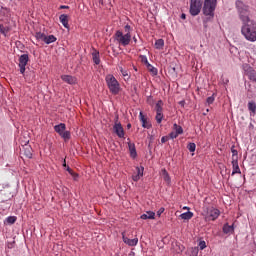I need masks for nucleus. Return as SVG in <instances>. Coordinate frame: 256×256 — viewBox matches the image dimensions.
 <instances>
[{
	"mask_svg": "<svg viewBox=\"0 0 256 256\" xmlns=\"http://www.w3.org/2000/svg\"><path fill=\"white\" fill-rule=\"evenodd\" d=\"M132 179H133V181L137 182V181H139V179H141V176H139L138 174H134L132 176Z\"/></svg>",
	"mask_w": 256,
	"mask_h": 256,
	"instance_id": "43",
	"label": "nucleus"
},
{
	"mask_svg": "<svg viewBox=\"0 0 256 256\" xmlns=\"http://www.w3.org/2000/svg\"><path fill=\"white\" fill-rule=\"evenodd\" d=\"M231 153H232V161H239V152L235 150V146H232Z\"/></svg>",
	"mask_w": 256,
	"mask_h": 256,
	"instance_id": "28",
	"label": "nucleus"
},
{
	"mask_svg": "<svg viewBox=\"0 0 256 256\" xmlns=\"http://www.w3.org/2000/svg\"><path fill=\"white\" fill-rule=\"evenodd\" d=\"M61 79L64 83H68V85H75L77 83V78L75 76L62 75Z\"/></svg>",
	"mask_w": 256,
	"mask_h": 256,
	"instance_id": "11",
	"label": "nucleus"
},
{
	"mask_svg": "<svg viewBox=\"0 0 256 256\" xmlns=\"http://www.w3.org/2000/svg\"><path fill=\"white\" fill-rule=\"evenodd\" d=\"M139 119L142 123V127L144 129H151V123L149 121H147V117H145V115H143V112L139 113Z\"/></svg>",
	"mask_w": 256,
	"mask_h": 256,
	"instance_id": "13",
	"label": "nucleus"
},
{
	"mask_svg": "<svg viewBox=\"0 0 256 256\" xmlns=\"http://www.w3.org/2000/svg\"><path fill=\"white\" fill-rule=\"evenodd\" d=\"M71 175L74 177L75 180L79 177V174H77V173H75V172H72Z\"/></svg>",
	"mask_w": 256,
	"mask_h": 256,
	"instance_id": "47",
	"label": "nucleus"
},
{
	"mask_svg": "<svg viewBox=\"0 0 256 256\" xmlns=\"http://www.w3.org/2000/svg\"><path fill=\"white\" fill-rule=\"evenodd\" d=\"M162 178L164 179L165 183L168 185L171 183V176H169V172L166 169H162Z\"/></svg>",
	"mask_w": 256,
	"mask_h": 256,
	"instance_id": "20",
	"label": "nucleus"
},
{
	"mask_svg": "<svg viewBox=\"0 0 256 256\" xmlns=\"http://www.w3.org/2000/svg\"><path fill=\"white\" fill-rule=\"evenodd\" d=\"M219 215H221V211H219V209L217 208H207V212H206V221H216V219L219 218Z\"/></svg>",
	"mask_w": 256,
	"mask_h": 256,
	"instance_id": "7",
	"label": "nucleus"
},
{
	"mask_svg": "<svg viewBox=\"0 0 256 256\" xmlns=\"http://www.w3.org/2000/svg\"><path fill=\"white\" fill-rule=\"evenodd\" d=\"M173 131H175L178 135H183V127L177 124L173 125Z\"/></svg>",
	"mask_w": 256,
	"mask_h": 256,
	"instance_id": "33",
	"label": "nucleus"
},
{
	"mask_svg": "<svg viewBox=\"0 0 256 256\" xmlns=\"http://www.w3.org/2000/svg\"><path fill=\"white\" fill-rule=\"evenodd\" d=\"M128 149L130 152V157L135 159L137 157V149L135 148V143L128 142Z\"/></svg>",
	"mask_w": 256,
	"mask_h": 256,
	"instance_id": "15",
	"label": "nucleus"
},
{
	"mask_svg": "<svg viewBox=\"0 0 256 256\" xmlns=\"http://www.w3.org/2000/svg\"><path fill=\"white\" fill-rule=\"evenodd\" d=\"M202 7L203 4L201 3V0H190V14L193 17H196V15H199V13H201Z\"/></svg>",
	"mask_w": 256,
	"mask_h": 256,
	"instance_id": "6",
	"label": "nucleus"
},
{
	"mask_svg": "<svg viewBox=\"0 0 256 256\" xmlns=\"http://www.w3.org/2000/svg\"><path fill=\"white\" fill-rule=\"evenodd\" d=\"M123 242L126 245H129V247H136L137 243H139V239L138 238H134V239H129L128 237H126L125 235L122 236Z\"/></svg>",
	"mask_w": 256,
	"mask_h": 256,
	"instance_id": "12",
	"label": "nucleus"
},
{
	"mask_svg": "<svg viewBox=\"0 0 256 256\" xmlns=\"http://www.w3.org/2000/svg\"><path fill=\"white\" fill-rule=\"evenodd\" d=\"M113 131L119 137V139L125 138V129H123V125H121V122H119L118 118H116Z\"/></svg>",
	"mask_w": 256,
	"mask_h": 256,
	"instance_id": "8",
	"label": "nucleus"
},
{
	"mask_svg": "<svg viewBox=\"0 0 256 256\" xmlns=\"http://www.w3.org/2000/svg\"><path fill=\"white\" fill-rule=\"evenodd\" d=\"M235 5L239 14V19L242 21V25L252 21L251 18H249V6L245 5L241 0H237Z\"/></svg>",
	"mask_w": 256,
	"mask_h": 256,
	"instance_id": "2",
	"label": "nucleus"
},
{
	"mask_svg": "<svg viewBox=\"0 0 256 256\" xmlns=\"http://www.w3.org/2000/svg\"><path fill=\"white\" fill-rule=\"evenodd\" d=\"M232 176L236 173L241 174V168H239V160H232Z\"/></svg>",
	"mask_w": 256,
	"mask_h": 256,
	"instance_id": "16",
	"label": "nucleus"
},
{
	"mask_svg": "<svg viewBox=\"0 0 256 256\" xmlns=\"http://www.w3.org/2000/svg\"><path fill=\"white\" fill-rule=\"evenodd\" d=\"M199 255V248L194 247L190 249V256H198Z\"/></svg>",
	"mask_w": 256,
	"mask_h": 256,
	"instance_id": "37",
	"label": "nucleus"
},
{
	"mask_svg": "<svg viewBox=\"0 0 256 256\" xmlns=\"http://www.w3.org/2000/svg\"><path fill=\"white\" fill-rule=\"evenodd\" d=\"M107 87L112 93V95H119V92L121 91V85L119 84V81H117V78L113 76V74H108L105 78Z\"/></svg>",
	"mask_w": 256,
	"mask_h": 256,
	"instance_id": "3",
	"label": "nucleus"
},
{
	"mask_svg": "<svg viewBox=\"0 0 256 256\" xmlns=\"http://www.w3.org/2000/svg\"><path fill=\"white\" fill-rule=\"evenodd\" d=\"M156 113H163V100H159L155 105Z\"/></svg>",
	"mask_w": 256,
	"mask_h": 256,
	"instance_id": "27",
	"label": "nucleus"
},
{
	"mask_svg": "<svg viewBox=\"0 0 256 256\" xmlns=\"http://www.w3.org/2000/svg\"><path fill=\"white\" fill-rule=\"evenodd\" d=\"M92 59L95 65H99V63H101V58L99 57V51L95 50L92 53Z\"/></svg>",
	"mask_w": 256,
	"mask_h": 256,
	"instance_id": "23",
	"label": "nucleus"
},
{
	"mask_svg": "<svg viewBox=\"0 0 256 256\" xmlns=\"http://www.w3.org/2000/svg\"><path fill=\"white\" fill-rule=\"evenodd\" d=\"M114 41L118 43V45L122 47H127V45H130L131 43V32H127L126 34H123L121 30H117L113 36Z\"/></svg>",
	"mask_w": 256,
	"mask_h": 256,
	"instance_id": "4",
	"label": "nucleus"
},
{
	"mask_svg": "<svg viewBox=\"0 0 256 256\" xmlns=\"http://www.w3.org/2000/svg\"><path fill=\"white\" fill-rule=\"evenodd\" d=\"M127 129H131V124H127Z\"/></svg>",
	"mask_w": 256,
	"mask_h": 256,
	"instance_id": "54",
	"label": "nucleus"
},
{
	"mask_svg": "<svg viewBox=\"0 0 256 256\" xmlns=\"http://www.w3.org/2000/svg\"><path fill=\"white\" fill-rule=\"evenodd\" d=\"M60 137H62V139H64V141H69V139H71V132L64 130V131L60 134Z\"/></svg>",
	"mask_w": 256,
	"mask_h": 256,
	"instance_id": "30",
	"label": "nucleus"
},
{
	"mask_svg": "<svg viewBox=\"0 0 256 256\" xmlns=\"http://www.w3.org/2000/svg\"><path fill=\"white\" fill-rule=\"evenodd\" d=\"M63 167H67V162L64 160Z\"/></svg>",
	"mask_w": 256,
	"mask_h": 256,
	"instance_id": "53",
	"label": "nucleus"
},
{
	"mask_svg": "<svg viewBox=\"0 0 256 256\" xmlns=\"http://www.w3.org/2000/svg\"><path fill=\"white\" fill-rule=\"evenodd\" d=\"M66 129L67 126L65 125V123H60L54 126V131L58 133V135H61Z\"/></svg>",
	"mask_w": 256,
	"mask_h": 256,
	"instance_id": "18",
	"label": "nucleus"
},
{
	"mask_svg": "<svg viewBox=\"0 0 256 256\" xmlns=\"http://www.w3.org/2000/svg\"><path fill=\"white\" fill-rule=\"evenodd\" d=\"M136 170H137V175H139V177H143V171H145V168L144 167H136Z\"/></svg>",
	"mask_w": 256,
	"mask_h": 256,
	"instance_id": "40",
	"label": "nucleus"
},
{
	"mask_svg": "<svg viewBox=\"0 0 256 256\" xmlns=\"http://www.w3.org/2000/svg\"><path fill=\"white\" fill-rule=\"evenodd\" d=\"M163 213H165V208H160V209L157 211L158 217H161V215H163Z\"/></svg>",
	"mask_w": 256,
	"mask_h": 256,
	"instance_id": "42",
	"label": "nucleus"
},
{
	"mask_svg": "<svg viewBox=\"0 0 256 256\" xmlns=\"http://www.w3.org/2000/svg\"><path fill=\"white\" fill-rule=\"evenodd\" d=\"M155 47L156 49H163V47H165V40L163 39L156 40Z\"/></svg>",
	"mask_w": 256,
	"mask_h": 256,
	"instance_id": "29",
	"label": "nucleus"
},
{
	"mask_svg": "<svg viewBox=\"0 0 256 256\" xmlns=\"http://www.w3.org/2000/svg\"><path fill=\"white\" fill-rule=\"evenodd\" d=\"M29 63V54H22L20 57H19V67H20V73L22 75H25V70L27 67V64Z\"/></svg>",
	"mask_w": 256,
	"mask_h": 256,
	"instance_id": "9",
	"label": "nucleus"
},
{
	"mask_svg": "<svg viewBox=\"0 0 256 256\" xmlns=\"http://www.w3.org/2000/svg\"><path fill=\"white\" fill-rule=\"evenodd\" d=\"M215 9H217V0H204L202 7L203 15L206 17H215Z\"/></svg>",
	"mask_w": 256,
	"mask_h": 256,
	"instance_id": "5",
	"label": "nucleus"
},
{
	"mask_svg": "<svg viewBox=\"0 0 256 256\" xmlns=\"http://www.w3.org/2000/svg\"><path fill=\"white\" fill-rule=\"evenodd\" d=\"M179 105H181L182 107H184V106H185V101H180V102H179Z\"/></svg>",
	"mask_w": 256,
	"mask_h": 256,
	"instance_id": "49",
	"label": "nucleus"
},
{
	"mask_svg": "<svg viewBox=\"0 0 256 256\" xmlns=\"http://www.w3.org/2000/svg\"><path fill=\"white\" fill-rule=\"evenodd\" d=\"M187 149L188 151H190V153H195V149H197V145L195 143H189L187 145Z\"/></svg>",
	"mask_w": 256,
	"mask_h": 256,
	"instance_id": "34",
	"label": "nucleus"
},
{
	"mask_svg": "<svg viewBox=\"0 0 256 256\" xmlns=\"http://www.w3.org/2000/svg\"><path fill=\"white\" fill-rule=\"evenodd\" d=\"M155 119L158 124H161V122L163 121V112H156Z\"/></svg>",
	"mask_w": 256,
	"mask_h": 256,
	"instance_id": "35",
	"label": "nucleus"
},
{
	"mask_svg": "<svg viewBox=\"0 0 256 256\" xmlns=\"http://www.w3.org/2000/svg\"><path fill=\"white\" fill-rule=\"evenodd\" d=\"M167 141H169V136H163L161 138V143H167Z\"/></svg>",
	"mask_w": 256,
	"mask_h": 256,
	"instance_id": "45",
	"label": "nucleus"
},
{
	"mask_svg": "<svg viewBox=\"0 0 256 256\" xmlns=\"http://www.w3.org/2000/svg\"><path fill=\"white\" fill-rule=\"evenodd\" d=\"M0 32L5 34V26L0 24Z\"/></svg>",
	"mask_w": 256,
	"mask_h": 256,
	"instance_id": "46",
	"label": "nucleus"
},
{
	"mask_svg": "<svg viewBox=\"0 0 256 256\" xmlns=\"http://www.w3.org/2000/svg\"><path fill=\"white\" fill-rule=\"evenodd\" d=\"M247 75L250 79V81L256 82V72L253 70V68H250V70L247 72Z\"/></svg>",
	"mask_w": 256,
	"mask_h": 256,
	"instance_id": "26",
	"label": "nucleus"
},
{
	"mask_svg": "<svg viewBox=\"0 0 256 256\" xmlns=\"http://www.w3.org/2000/svg\"><path fill=\"white\" fill-rule=\"evenodd\" d=\"M241 33L246 39V41H250L251 43H255L256 41V22L254 20L248 21L242 24Z\"/></svg>",
	"mask_w": 256,
	"mask_h": 256,
	"instance_id": "1",
	"label": "nucleus"
},
{
	"mask_svg": "<svg viewBox=\"0 0 256 256\" xmlns=\"http://www.w3.org/2000/svg\"><path fill=\"white\" fill-rule=\"evenodd\" d=\"M133 41H134V43H137V37H133Z\"/></svg>",
	"mask_w": 256,
	"mask_h": 256,
	"instance_id": "52",
	"label": "nucleus"
},
{
	"mask_svg": "<svg viewBox=\"0 0 256 256\" xmlns=\"http://www.w3.org/2000/svg\"><path fill=\"white\" fill-rule=\"evenodd\" d=\"M181 19H187V16L185 14H181Z\"/></svg>",
	"mask_w": 256,
	"mask_h": 256,
	"instance_id": "51",
	"label": "nucleus"
},
{
	"mask_svg": "<svg viewBox=\"0 0 256 256\" xmlns=\"http://www.w3.org/2000/svg\"><path fill=\"white\" fill-rule=\"evenodd\" d=\"M124 29H125V32H126V33H131V26H130L129 24H127V25L124 27Z\"/></svg>",
	"mask_w": 256,
	"mask_h": 256,
	"instance_id": "44",
	"label": "nucleus"
},
{
	"mask_svg": "<svg viewBox=\"0 0 256 256\" xmlns=\"http://www.w3.org/2000/svg\"><path fill=\"white\" fill-rule=\"evenodd\" d=\"M67 171H68V173H70V175H73V170H72V169H70V167H69V166H67Z\"/></svg>",
	"mask_w": 256,
	"mask_h": 256,
	"instance_id": "48",
	"label": "nucleus"
},
{
	"mask_svg": "<svg viewBox=\"0 0 256 256\" xmlns=\"http://www.w3.org/2000/svg\"><path fill=\"white\" fill-rule=\"evenodd\" d=\"M23 151L25 157H27L28 159H31L33 157V148H31L29 145L23 146Z\"/></svg>",
	"mask_w": 256,
	"mask_h": 256,
	"instance_id": "17",
	"label": "nucleus"
},
{
	"mask_svg": "<svg viewBox=\"0 0 256 256\" xmlns=\"http://www.w3.org/2000/svg\"><path fill=\"white\" fill-rule=\"evenodd\" d=\"M206 247H207V243H205V241L199 242V248L201 251H203V249H205Z\"/></svg>",
	"mask_w": 256,
	"mask_h": 256,
	"instance_id": "41",
	"label": "nucleus"
},
{
	"mask_svg": "<svg viewBox=\"0 0 256 256\" xmlns=\"http://www.w3.org/2000/svg\"><path fill=\"white\" fill-rule=\"evenodd\" d=\"M119 69L122 76L124 77V81H129V79H131V75H129V71L123 69V67H119Z\"/></svg>",
	"mask_w": 256,
	"mask_h": 256,
	"instance_id": "25",
	"label": "nucleus"
},
{
	"mask_svg": "<svg viewBox=\"0 0 256 256\" xmlns=\"http://www.w3.org/2000/svg\"><path fill=\"white\" fill-rule=\"evenodd\" d=\"M180 219H183L184 221H189L190 219H193V212L188 211V212L182 213L180 215Z\"/></svg>",
	"mask_w": 256,
	"mask_h": 256,
	"instance_id": "22",
	"label": "nucleus"
},
{
	"mask_svg": "<svg viewBox=\"0 0 256 256\" xmlns=\"http://www.w3.org/2000/svg\"><path fill=\"white\" fill-rule=\"evenodd\" d=\"M248 110L250 111V115H256V103L255 101L248 102Z\"/></svg>",
	"mask_w": 256,
	"mask_h": 256,
	"instance_id": "19",
	"label": "nucleus"
},
{
	"mask_svg": "<svg viewBox=\"0 0 256 256\" xmlns=\"http://www.w3.org/2000/svg\"><path fill=\"white\" fill-rule=\"evenodd\" d=\"M183 209H188L189 210V207L185 206Z\"/></svg>",
	"mask_w": 256,
	"mask_h": 256,
	"instance_id": "55",
	"label": "nucleus"
},
{
	"mask_svg": "<svg viewBox=\"0 0 256 256\" xmlns=\"http://www.w3.org/2000/svg\"><path fill=\"white\" fill-rule=\"evenodd\" d=\"M141 63H144L146 65L148 71L152 73V75H157L158 71L157 68H155L153 65L149 63V60L147 59V56L141 55L140 56Z\"/></svg>",
	"mask_w": 256,
	"mask_h": 256,
	"instance_id": "10",
	"label": "nucleus"
},
{
	"mask_svg": "<svg viewBox=\"0 0 256 256\" xmlns=\"http://www.w3.org/2000/svg\"><path fill=\"white\" fill-rule=\"evenodd\" d=\"M55 41H57V37H55V35H49L46 36L44 43H46V45H51V43H55Z\"/></svg>",
	"mask_w": 256,
	"mask_h": 256,
	"instance_id": "24",
	"label": "nucleus"
},
{
	"mask_svg": "<svg viewBox=\"0 0 256 256\" xmlns=\"http://www.w3.org/2000/svg\"><path fill=\"white\" fill-rule=\"evenodd\" d=\"M233 231H234L233 226H231L229 224H225L223 226V233L228 234V233H233Z\"/></svg>",
	"mask_w": 256,
	"mask_h": 256,
	"instance_id": "31",
	"label": "nucleus"
},
{
	"mask_svg": "<svg viewBox=\"0 0 256 256\" xmlns=\"http://www.w3.org/2000/svg\"><path fill=\"white\" fill-rule=\"evenodd\" d=\"M59 21L65 29H69V16L67 14H61L59 16Z\"/></svg>",
	"mask_w": 256,
	"mask_h": 256,
	"instance_id": "14",
	"label": "nucleus"
},
{
	"mask_svg": "<svg viewBox=\"0 0 256 256\" xmlns=\"http://www.w3.org/2000/svg\"><path fill=\"white\" fill-rule=\"evenodd\" d=\"M46 37H47V35H45V33L37 32V33L35 34V38H36L38 41H43V42H45Z\"/></svg>",
	"mask_w": 256,
	"mask_h": 256,
	"instance_id": "32",
	"label": "nucleus"
},
{
	"mask_svg": "<svg viewBox=\"0 0 256 256\" xmlns=\"http://www.w3.org/2000/svg\"><path fill=\"white\" fill-rule=\"evenodd\" d=\"M214 102H215V97H213V96H210V97H208V98L206 99V103H207L208 105H213Z\"/></svg>",
	"mask_w": 256,
	"mask_h": 256,
	"instance_id": "39",
	"label": "nucleus"
},
{
	"mask_svg": "<svg viewBox=\"0 0 256 256\" xmlns=\"http://www.w3.org/2000/svg\"><path fill=\"white\" fill-rule=\"evenodd\" d=\"M170 139H177L179 137V134L173 130L170 134H169Z\"/></svg>",
	"mask_w": 256,
	"mask_h": 256,
	"instance_id": "38",
	"label": "nucleus"
},
{
	"mask_svg": "<svg viewBox=\"0 0 256 256\" xmlns=\"http://www.w3.org/2000/svg\"><path fill=\"white\" fill-rule=\"evenodd\" d=\"M206 113H209V109H206Z\"/></svg>",
	"mask_w": 256,
	"mask_h": 256,
	"instance_id": "56",
	"label": "nucleus"
},
{
	"mask_svg": "<svg viewBox=\"0 0 256 256\" xmlns=\"http://www.w3.org/2000/svg\"><path fill=\"white\" fill-rule=\"evenodd\" d=\"M60 9H69V6H60Z\"/></svg>",
	"mask_w": 256,
	"mask_h": 256,
	"instance_id": "50",
	"label": "nucleus"
},
{
	"mask_svg": "<svg viewBox=\"0 0 256 256\" xmlns=\"http://www.w3.org/2000/svg\"><path fill=\"white\" fill-rule=\"evenodd\" d=\"M6 221L9 225H13L17 221V217L16 216H9V217H7Z\"/></svg>",
	"mask_w": 256,
	"mask_h": 256,
	"instance_id": "36",
	"label": "nucleus"
},
{
	"mask_svg": "<svg viewBox=\"0 0 256 256\" xmlns=\"http://www.w3.org/2000/svg\"><path fill=\"white\" fill-rule=\"evenodd\" d=\"M141 219L147 220V219H155V212L148 211L145 214H142L140 216Z\"/></svg>",
	"mask_w": 256,
	"mask_h": 256,
	"instance_id": "21",
	"label": "nucleus"
}]
</instances>
